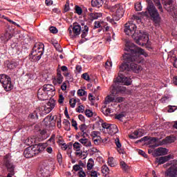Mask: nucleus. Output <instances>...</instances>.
<instances>
[{"mask_svg":"<svg viewBox=\"0 0 177 177\" xmlns=\"http://www.w3.org/2000/svg\"><path fill=\"white\" fill-rule=\"evenodd\" d=\"M107 162L109 167H115V165H117V163L115 162V160H114V158L113 157L109 158Z\"/></svg>","mask_w":177,"mask_h":177,"instance_id":"obj_35","label":"nucleus"},{"mask_svg":"<svg viewBox=\"0 0 177 177\" xmlns=\"http://www.w3.org/2000/svg\"><path fill=\"white\" fill-rule=\"evenodd\" d=\"M19 66V62H12L7 64L8 68H10V70H13Z\"/></svg>","mask_w":177,"mask_h":177,"instance_id":"obj_32","label":"nucleus"},{"mask_svg":"<svg viewBox=\"0 0 177 177\" xmlns=\"http://www.w3.org/2000/svg\"><path fill=\"white\" fill-rule=\"evenodd\" d=\"M102 113L104 115H110V114H111V109L110 108L106 109V107H104L102 109Z\"/></svg>","mask_w":177,"mask_h":177,"instance_id":"obj_37","label":"nucleus"},{"mask_svg":"<svg viewBox=\"0 0 177 177\" xmlns=\"http://www.w3.org/2000/svg\"><path fill=\"white\" fill-rule=\"evenodd\" d=\"M162 3L165 5V9L170 13L174 19L177 18V6L172 8V3L174 0H162Z\"/></svg>","mask_w":177,"mask_h":177,"instance_id":"obj_9","label":"nucleus"},{"mask_svg":"<svg viewBox=\"0 0 177 177\" xmlns=\"http://www.w3.org/2000/svg\"><path fill=\"white\" fill-rule=\"evenodd\" d=\"M176 140V138L174 136H168L165 139L160 140L157 138H152L151 141L153 142L155 144V147H158V146H162V145H167L168 143H174Z\"/></svg>","mask_w":177,"mask_h":177,"instance_id":"obj_10","label":"nucleus"},{"mask_svg":"<svg viewBox=\"0 0 177 177\" xmlns=\"http://www.w3.org/2000/svg\"><path fill=\"white\" fill-rule=\"evenodd\" d=\"M76 71L77 73H81V71H82V66H81V65H77L76 66Z\"/></svg>","mask_w":177,"mask_h":177,"instance_id":"obj_62","label":"nucleus"},{"mask_svg":"<svg viewBox=\"0 0 177 177\" xmlns=\"http://www.w3.org/2000/svg\"><path fill=\"white\" fill-rule=\"evenodd\" d=\"M79 142H80V143H82V145L86 147H91V146H92V142H91V140H89L88 138H85V136H83V138H81Z\"/></svg>","mask_w":177,"mask_h":177,"instance_id":"obj_25","label":"nucleus"},{"mask_svg":"<svg viewBox=\"0 0 177 177\" xmlns=\"http://www.w3.org/2000/svg\"><path fill=\"white\" fill-rule=\"evenodd\" d=\"M120 165L124 171H127V169H128V166L127 165V163H125V162H120Z\"/></svg>","mask_w":177,"mask_h":177,"instance_id":"obj_50","label":"nucleus"},{"mask_svg":"<svg viewBox=\"0 0 177 177\" xmlns=\"http://www.w3.org/2000/svg\"><path fill=\"white\" fill-rule=\"evenodd\" d=\"M75 13H77V15H79V16H80V15H82V8H81V7L75 6Z\"/></svg>","mask_w":177,"mask_h":177,"instance_id":"obj_43","label":"nucleus"},{"mask_svg":"<svg viewBox=\"0 0 177 177\" xmlns=\"http://www.w3.org/2000/svg\"><path fill=\"white\" fill-rule=\"evenodd\" d=\"M84 111H85V107L84 106V105H80L79 108L77 109V112L78 113H82Z\"/></svg>","mask_w":177,"mask_h":177,"instance_id":"obj_59","label":"nucleus"},{"mask_svg":"<svg viewBox=\"0 0 177 177\" xmlns=\"http://www.w3.org/2000/svg\"><path fill=\"white\" fill-rule=\"evenodd\" d=\"M104 3V0H92L91 5L94 8H100Z\"/></svg>","mask_w":177,"mask_h":177,"instance_id":"obj_27","label":"nucleus"},{"mask_svg":"<svg viewBox=\"0 0 177 177\" xmlns=\"http://www.w3.org/2000/svg\"><path fill=\"white\" fill-rule=\"evenodd\" d=\"M0 83L6 92H9L13 89V84L10 77L6 74L0 75Z\"/></svg>","mask_w":177,"mask_h":177,"instance_id":"obj_6","label":"nucleus"},{"mask_svg":"<svg viewBox=\"0 0 177 177\" xmlns=\"http://www.w3.org/2000/svg\"><path fill=\"white\" fill-rule=\"evenodd\" d=\"M168 99H169V97H163L161 98L160 102L162 103H167V102H168Z\"/></svg>","mask_w":177,"mask_h":177,"instance_id":"obj_61","label":"nucleus"},{"mask_svg":"<svg viewBox=\"0 0 177 177\" xmlns=\"http://www.w3.org/2000/svg\"><path fill=\"white\" fill-rule=\"evenodd\" d=\"M4 164L8 169V172H11V175H15V165L12 163L10 155H6L4 157Z\"/></svg>","mask_w":177,"mask_h":177,"instance_id":"obj_12","label":"nucleus"},{"mask_svg":"<svg viewBox=\"0 0 177 177\" xmlns=\"http://www.w3.org/2000/svg\"><path fill=\"white\" fill-rule=\"evenodd\" d=\"M137 26L132 21L124 24V32L126 35L131 37L136 40V44L141 46L146 45L149 42V34L147 32L139 30L136 32Z\"/></svg>","mask_w":177,"mask_h":177,"instance_id":"obj_2","label":"nucleus"},{"mask_svg":"<svg viewBox=\"0 0 177 177\" xmlns=\"http://www.w3.org/2000/svg\"><path fill=\"white\" fill-rule=\"evenodd\" d=\"M106 132L109 135H115L118 133V127L115 124H111Z\"/></svg>","mask_w":177,"mask_h":177,"instance_id":"obj_21","label":"nucleus"},{"mask_svg":"<svg viewBox=\"0 0 177 177\" xmlns=\"http://www.w3.org/2000/svg\"><path fill=\"white\" fill-rule=\"evenodd\" d=\"M124 50L128 53H124L123 55L124 63H122L119 67V75L116 78V82L118 84L128 86L132 84V80L131 78L124 76V74L121 73L132 71L138 73L141 71L142 66L139 64L143 62L142 56L147 57L149 54L145 52V50L135 46L129 41H126Z\"/></svg>","mask_w":177,"mask_h":177,"instance_id":"obj_1","label":"nucleus"},{"mask_svg":"<svg viewBox=\"0 0 177 177\" xmlns=\"http://www.w3.org/2000/svg\"><path fill=\"white\" fill-rule=\"evenodd\" d=\"M165 177H177V166L173 165L165 171Z\"/></svg>","mask_w":177,"mask_h":177,"instance_id":"obj_13","label":"nucleus"},{"mask_svg":"<svg viewBox=\"0 0 177 177\" xmlns=\"http://www.w3.org/2000/svg\"><path fill=\"white\" fill-rule=\"evenodd\" d=\"M138 153L140 156H142V157H145V158H147V154H146V152L143 151L142 150L138 149Z\"/></svg>","mask_w":177,"mask_h":177,"instance_id":"obj_53","label":"nucleus"},{"mask_svg":"<svg viewBox=\"0 0 177 177\" xmlns=\"http://www.w3.org/2000/svg\"><path fill=\"white\" fill-rule=\"evenodd\" d=\"M156 156H165L168 154V150L166 148L160 147L156 150Z\"/></svg>","mask_w":177,"mask_h":177,"instance_id":"obj_24","label":"nucleus"},{"mask_svg":"<svg viewBox=\"0 0 177 177\" xmlns=\"http://www.w3.org/2000/svg\"><path fill=\"white\" fill-rule=\"evenodd\" d=\"M42 151L41 149V146L39 145H35L33 147H28L25 149L24 151V155L26 158H31V157H34V156H37Z\"/></svg>","mask_w":177,"mask_h":177,"instance_id":"obj_7","label":"nucleus"},{"mask_svg":"<svg viewBox=\"0 0 177 177\" xmlns=\"http://www.w3.org/2000/svg\"><path fill=\"white\" fill-rule=\"evenodd\" d=\"M116 91L118 93H125V92H127V87L124 86H120L117 87Z\"/></svg>","mask_w":177,"mask_h":177,"instance_id":"obj_36","label":"nucleus"},{"mask_svg":"<svg viewBox=\"0 0 177 177\" xmlns=\"http://www.w3.org/2000/svg\"><path fill=\"white\" fill-rule=\"evenodd\" d=\"M124 102V97H118L115 98V103H122Z\"/></svg>","mask_w":177,"mask_h":177,"instance_id":"obj_51","label":"nucleus"},{"mask_svg":"<svg viewBox=\"0 0 177 177\" xmlns=\"http://www.w3.org/2000/svg\"><path fill=\"white\" fill-rule=\"evenodd\" d=\"M73 149L76 151L75 155L81 157L82 152L81 151V144L78 142H75L73 144Z\"/></svg>","mask_w":177,"mask_h":177,"instance_id":"obj_20","label":"nucleus"},{"mask_svg":"<svg viewBox=\"0 0 177 177\" xmlns=\"http://www.w3.org/2000/svg\"><path fill=\"white\" fill-rule=\"evenodd\" d=\"M113 66V63L110 61H106L105 63V68L106 70H110Z\"/></svg>","mask_w":177,"mask_h":177,"instance_id":"obj_46","label":"nucleus"},{"mask_svg":"<svg viewBox=\"0 0 177 177\" xmlns=\"http://www.w3.org/2000/svg\"><path fill=\"white\" fill-rule=\"evenodd\" d=\"M74 171H80L81 169V166L80 165H75L73 166Z\"/></svg>","mask_w":177,"mask_h":177,"instance_id":"obj_64","label":"nucleus"},{"mask_svg":"<svg viewBox=\"0 0 177 177\" xmlns=\"http://www.w3.org/2000/svg\"><path fill=\"white\" fill-rule=\"evenodd\" d=\"M63 75H62V71L59 69L57 70V76L53 79L54 85H60L63 82Z\"/></svg>","mask_w":177,"mask_h":177,"instance_id":"obj_16","label":"nucleus"},{"mask_svg":"<svg viewBox=\"0 0 177 177\" xmlns=\"http://www.w3.org/2000/svg\"><path fill=\"white\" fill-rule=\"evenodd\" d=\"M111 125V124L106 123V122L102 123V127L103 129H104V131H106V132H107V131H109V129L110 128Z\"/></svg>","mask_w":177,"mask_h":177,"instance_id":"obj_47","label":"nucleus"},{"mask_svg":"<svg viewBox=\"0 0 177 177\" xmlns=\"http://www.w3.org/2000/svg\"><path fill=\"white\" fill-rule=\"evenodd\" d=\"M72 127H75L76 131L78 129V124L74 119L72 120Z\"/></svg>","mask_w":177,"mask_h":177,"instance_id":"obj_54","label":"nucleus"},{"mask_svg":"<svg viewBox=\"0 0 177 177\" xmlns=\"http://www.w3.org/2000/svg\"><path fill=\"white\" fill-rule=\"evenodd\" d=\"M54 118L53 116H52V115H48L47 117H46L44 120V122L45 124V125H46L48 127V125H49L50 124V122H52V121H53Z\"/></svg>","mask_w":177,"mask_h":177,"instance_id":"obj_31","label":"nucleus"},{"mask_svg":"<svg viewBox=\"0 0 177 177\" xmlns=\"http://www.w3.org/2000/svg\"><path fill=\"white\" fill-rule=\"evenodd\" d=\"M41 88L46 93H48V95L49 93L55 91V86L52 84H44Z\"/></svg>","mask_w":177,"mask_h":177,"instance_id":"obj_23","label":"nucleus"},{"mask_svg":"<svg viewBox=\"0 0 177 177\" xmlns=\"http://www.w3.org/2000/svg\"><path fill=\"white\" fill-rule=\"evenodd\" d=\"M94 27H95V28H100V27H101L100 22H99V21H95Z\"/></svg>","mask_w":177,"mask_h":177,"instance_id":"obj_60","label":"nucleus"},{"mask_svg":"<svg viewBox=\"0 0 177 177\" xmlns=\"http://www.w3.org/2000/svg\"><path fill=\"white\" fill-rule=\"evenodd\" d=\"M45 46L42 43H37L35 44L31 55H30V59L32 62H38L41 60L42 55H44V50Z\"/></svg>","mask_w":177,"mask_h":177,"instance_id":"obj_4","label":"nucleus"},{"mask_svg":"<svg viewBox=\"0 0 177 177\" xmlns=\"http://www.w3.org/2000/svg\"><path fill=\"white\" fill-rule=\"evenodd\" d=\"M82 38H86V36L88 35V32H89V27H88V25L85 24V22H82Z\"/></svg>","mask_w":177,"mask_h":177,"instance_id":"obj_19","label":"nucleus"},{"mask_svg":"<svg viewBox=\"0 0 177 177\" xmlns=\"http://www.w3.org/2000/svg\"><path fill=\"white\" fill-rule=\"evenodd\" d=\"M147 3H148L147 9L149 15L151 16V19H153V21L158 23V21H160V17L157 8H156V6H154V4L151 0H147Z\"/></svg>","mask_w":177,"mask_h":177,"instance_id":"obj_5","label":"nucleus"},{"mask_svg":"<svg viewBox=\"0 0 177 177\" xmlns=\"http://www.w3.org/2000/svg\"><path fill=\"white\" fill-rule=\"evenodd\" d=\"M78 96H85L86 95V91H84V89H79L77 91Z\"/></svg>","mask_w":177,"mask_h":177,"instance_id":"obj_48","label":"nucleus"},{"mask_svg":"<svg viewBox=\"0 0 177 177\" xmlns=\"http://www.w3.org/2000/svg\"><path fill=\"white\" fill-rule=\"evenodd\" d=\"M99 135H100V133L99 131H92L91 132V136H92L93 139H95V138H100V136Z\"/></svg>","mask_w":177,"mask_h":177,"instance_id":"obj_45","label":"nucleus"},{"mask_svg":"<svg viewBox=\"0 0 177 177\" xmlns=\"http://www.w3.org/2000/svg\"><path fill=\"white\" fill-rule=\"evenodd\" d=\"M145 133H143V130L140 129L138 130L135 131L132 134L129 136L130 139H138V138H142V136Z\"/></svg>","mask_w":177,"mask_h":177,"instance_id":"obj_18","label":"nucleus"},{"mask_svg":"<svg viewBox=\"0 0 177 177\" xmlns=\"http://www.w3.org/2000/svg\"><path fill=\"white\" fill-rule=\"evenodd\" d=\"M124 8H125V6L122 3H118L112 7L113 12H115L116 17H113V18H111L110 17H106L107 21H109V23H111V24H117V23L114 21H118L121 17H124V13L125 10H124Z\"/></svg>","mask_w":177,"mask_h":177,"instance_id":"obj_3","label":"nucleus"},{"mask_svg":"<svg viewBox=\"0 0 177 177\" xmlns=\"http://www.w3.org/2000/svg\"><path fill=\"white\" fill-rule=\"evenodd\" d=\"M85 114L86 117L88 118L92 117L93 115V113L91 111V110H86Z\"/></svg>","mask_w":177,"mask_h":177,"instance_id":"obj_58","label":"nucleus"},{"mask_svg":"<svg viewBox=\"0 0 177 177\" xmlns=\"http://www.w3.org/2000/svg\"><path fill=\"white\" fill-rule=\"evenodd\" d=\"M93 142L95 143V145H100V143H102V138H93Z\"/></svg>","mask_w":177,"mask_h":177,"instance_id":"obj_52","label":"nucleus"},{"mask_svg":"<svg viewBox=\"0 0 177 177\" xmlns=\"http://www.w3.org/2000/svg\"><path fill=\"white\" fill-rule=\"evenodd\" d=\"M82 78L83 80H85V81H87V82H89L91 81V77H89V74L88 73H84L82 75Z\"/></svg>","mask_w":177,"mask_h":177,"instance_id":"obj_38","label":"nucleus"},{"mask_svg":"<svg viewBox=\"0 0 177 177\" xmlns=\"http://www.w3.org/2000/svg\"><path fill=\"white\" fill-rule=\"evenodd\" d=\"M94 164H95V161L93 160V159L89 158L87 162V166H86L88 171L92 170V168H93Z\"/></svg>","mask_w":177,"mask_h":177,"instance_id":"obj_33","label":"nucleus"},{"mask_svg":"<svg viewBox=\"0 0 177 177\" xmlns=\"http://www.w3.org/2000/svg\"><path fill=\"white\" fill-rule=\"evenodd\" d=\"M115 144L116 145V147H118V151L120 153V154H124V151L121 149L122 147V145H121V142H120V138H117L115 139Z\"/></svg>","mask_w":177,"mask_h":177,"instance_id":"obj_26","label":"nucleus"},{"mask_svg":"<svg viewBox=\"0 0 177 177\" xmlns=\"http://www.w3.org/2000/svg\"><path fill=\"white\" fill-rule=\"evenodd\" d=\"M57 157L59 164H62V162H63V156H62V153H58Z\"/></svg>","mask_w":177,"mask_h":177,"instance_id":"obj_56","label":"nucleus"},{"mask_svg":"<svg viewBox=\"0 0 177 177\" xmlns=\"http://www.w3.org/2000/svg\"><path fill=\"white\" fill-rule=\"evenodd\" d=\"M29 118H31L32 120H38V113L36 111H35L29 115Z\"/></svg>","mask_w":177,"mask_h":177,"instance_id":"obj_42","label":"nucleus"},{"mask_svg":"<svg viewBox=\"0 0 177 177\" xmlns=\"http://www.w3.org/2000/svg\"><path fill=\"white\" fill-rule=\"evenodd\" d=\"M49 93H46L44 88H40L37 91V97L39 100H48Z\"/></svg>","mask_w":177,"mask_h":177,"instance_id":"obj_15","label":"nucleus"},{"mask_svg":"<svg viewBox=\"0 0 177 177\" xmlns=\"http://www.w3.org/2000/svg\"><path fill=\"white\" fill-rule=\"evenodd\" d=\"M115 98L114 97V95H109L105 97L104 103L105 104H109V103H111L113 102L115 103Z\"/></svg>","mask_w":177,"mask_h":177,"instance_id":"obj_30","label":"nucleus"},{"mask_svg":"<svg viewBox=\"0 0 177 177\" xmlns=\"http://www.w3.org/2000/svg\"><path fill=\"white\" fill-rule=\"evenodd\" d=\"M177 109L176 106H169L168 113H174Z\"/></svg>","mask_w":177,"mask_h":177,"instance_id":"obj_49","label":"nucleus"},{"mask_svg":"<svg viewBox=\"0 0 177 177\" xmlns=\"http://www.w3.org/2000/svg\"><path fill=\"white\" fill-rule=\"evenodd\" d=\"M69 104L71 105V107H72V109H74V107H75V104H77V100H75V98L71 99L69 101Z\"/></svg>","mask_w":177,"mask_h":177,"instance_id":"obj_44","label":"nucleus"},{"mask_svg":"<svg viewBox=\"0 0 177 177\" xmlns=\"http://www.w3.org/2000/svg\"><path fill=\"white\" fill-rule=\"evenodd\" d=\"M142 3L140 2H137L135 3V9L137 12H140L142 10Z\"/></svg>","mask_w":177,"mask_h":177,"instance_id":"obj_41","label":"nucleus"},{"mask_svg":"<svg viewBox=\"0 0 177 177\" xmlns=\"http://www.w3.org/2000/svg\"><path fill=\"white\" fill-rule=\"evenodd\" d=\"M55 106H56V104L53 100H50L46 104L41 105L39 109L40 115H46V114H49V113L51 112L53 109H55Z\"/></svg>","mask_w":177,"mask_h":177,"instance_id":"obj_8","label":"nucleus"},{"mask_svg":"<svg viewBox=\"0 0 177 177\" xmlns=\"http://www.w3.org/2000/svg\"><path fill=\"white\" fill-rule=\"evenodd\" d=\"M81 132H82V136H86L88 134H86V130L88 129V126H86L85 124H81L79 127Z\"/></svg>","mask_w":177,"mask_h":177,"instance_id":"obj_29","label":"nucleus"},{"mask_svg":"<svg viewBox=\"0 0 177 177\" xmlns=\"http://www.w3.org/2000/svg\"><path fill=\"white\" fill-rule=\"evenodd\" d=\"M40 135L43 140L47 139V138L49 137V136H48V133H46V130L40 131Z\"/></svg>","mask_w":177,"mask_h":177,"instance_id":"obj_39","label":"nucleus"},{"mask_svg":"<svg viewBox=\"0 0 177 177\" xmlns=\"http://www.w3.org/2000/svg\"><path fill=\"white\" fill-rule=\"evenodd\" d=\"M12 37H13V32L10 33L8 30H7L6 32L0 37V45L1 44L8 42V41H9Z\"/></svg>","mask_w":177,"mask_h":177,"instance_id":"obj_17","label":"nucleus"},{"mask_svg":"<svg viewBox=\"0 0 177 177\" xmlns=\"http://www.w3.org/2000/svg\"><path fill=\"white\" fill-rule=\"evenodd\" d=\"M109 171L110 170L109 169V167H107V165H104L102 167V174H104L105 175H107V174H109Z\"/></svg>","mask_w":177,"mask_h":177,"instance_id":"obj_40","label":"nucleus"},{"mask_svg":"<svg viewBox=\"0 0 177 177\" xmlns=\"http://www.w3.org/2000/svg\"><path fill=\"white\" fill-rule=\"evenodd\" d=\"M171 157L172 156L171 155H169L166 156H161L160 158H157L156 162H158V164H165L167 161H169V159L171 158Z\"/></svg>","mask_w":177,"mask_h":177,"instance_id":"obj_22","label":"nucleus"},{"mask_svg":"<svg viewBox=\"0 0 177 177\" xmlns=\"http://www.w3.org/2000/svg\"><path fill=\"white\" fill-rule=\"evenodd\" d=\"M78 176L79 177H97L99 176V174L97 171L95 170H88L86 172V174H85V171H80L78 173Z\"/></svg>","mask_w":177,"mask_h":177,"instance_id":"obj_14","label":"nucleus"},{"mask_svg":"<svg viewBox=\"0 0 177 177\" xmlns=\"http://www.w3.org/2000/svg\"><path fill=\"white\" fill-rule=\"evenodd\" d=\"M62 91H66L67 89V84L66 82H64L61 86Z\"/></svg>","mask_w":177,"mask_h":177,"instance_id":"obj_63","label":"nucleus"},{"mask_svg":"<svg viewBox=\"0 0 177 177\" xmlns=\"http://www.w3.org/2000/svg\"><path fill=\"white\" fill-rule=\"evenodd\" d=\"M89 17L91 20H96L99 19L100 17H102V13L101 12H94V13H91L89 15Z\"/></svg>","mask_w":177,"mask_h":177,"instance_id":"obj_28","label":"nucleus"},{"mask_svg":"<svg viewBox=\"0 0 177 177\" xmlns=\"http://www.w3.org/2000/svg\"><path fill=\"white\" fill-rule=\"evenodd\" d=\"M50 31L52 34H57V28H56V27L51 26L50 28Z\"/></svg>","mask_w":177,"mask_h":177,"instance_id":"obj_55","label":"nucleus"},{"mask_svg":"<svg viewBox=\"0 0 177 177\" xmlns=\"http://www.w3.org/2000/svg\"><path fill=\"white\" fill-rule=\"evenodd\" d=\"M153 2L156 6H157L158 9L160 10V12L162 13L164 10H162V6H161V1H160V0H153Z\"/></svg>","mask_w":177,"mask_h":177,"instance_id":"obj_34","label":"nucleus"},{"mask_svg":"<svg viewBox=\"0 0 177 177\" xmlns=\"http://www.w3.org/2000/svg\"><path fill=\"white\" fill-rule=\"evenodd\" d=\"M171 60L173 62V65L175 68H177V58L176 57H173L171 58Z\"/></svg>","mask_w":177,"mask_h":177,"instance_id":"obj_57","label":"nucleus"},{"mask_svg":"<svg viewBox=\"0 0 177 177\" xmlns=\"http://www.w3.org/2000/svg\"><path fill=\"white\" fill-rule=\"evenodd\" d=\"M82 30V24H79L77 23L73 24V28H69L68 31L69 32V35L71 38H75V37H78L80 34H81V30Z\"/></svg>","mask_w":177,"mask_h":177,"instance_id":"obj_11","label":"nucleus"}]
</instances>
